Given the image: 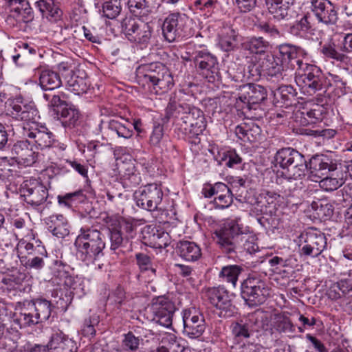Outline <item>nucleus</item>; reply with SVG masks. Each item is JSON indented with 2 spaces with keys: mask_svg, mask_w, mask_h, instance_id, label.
<instances>
[{
  "mask_svg": "<svg viewBox=\"0 0 352 352\" xmlns=\"http://www.w3.org/2000/svg\"><path fill=\"white\" fill-rule=\"evenodd\" d=\"M240 221V218L229 219L213 232L214 241L226 254L245 251L252 254L258 250L255 237L244 233Z\"/></svg>",
  "mask_w": 352,
  "mask_h": 352,
  "instance_id": "obj_1",
  "label": "nucleus"
},
{
  "mask_svg": "<svg viewBox=\"0 0 352 352\" xmlns=\"http://www.w3.org/2000/svg\"><path fill=\"white\" fill-rule=\"evenodd\" d=\"M272 326L280 333H293L296 330L290 318L283 314L274 315Z\"/></svg>",
  "mask_w": 352,
  "mask_h": 352,
  "instance_id": "obj_47",
  "label": "nucleus"
},
{
  "mask_svg": "<svg viewBox=\"0 0 352 352\" xmlns=\"http://www.w3.org/2000/svg\"><path fill=\"white\" fill-rule=\"evenodd\" d=\"M279 53L281 62L287 61L291 66L296 69V72L300 70V62H303L300 59L301 55H306L307 53L300 47L291 44H282L279 46Z\"/></svg>",
  "mask_w": 352,
  "mask_h": 352,
  "instance_id": "obj_26",
  "label": "nucleus"
},
{
  "mask_svg": "<svg viewBox=\"0 0 352 352\" xmlns=\"http://www.w3.org/2000/svg\"><path fill=\"white\" fill-rule=\"evenodd\" d=\"M241 157L234 151H229L223 153L219 164L229 168H233L234 166L241 164Z\"/></svg>",
  "mask_w": 352,
  "mask_h": 352,
  "instance_id": "obj_59",
  "label": "nucleus"
},
{
  "mask_svg": "<svg viewBox=\"0 0 352 352\" xmlns=\"http://www.w3.org/2000/svg\"><path fill=\"white\" fill-rule=\"evenodd\" d=\"M100 131L105 129L107 135L124 139H129L133 135V131L131 129V124L127 122H122L120 119H111L107 122L101 120L98 125Z\"/></svg>",
  "mask_w": 352,
  "mask_h": 352,
  "instance_id": "obj_24",
  "label": "nucleus"
},
{
  "mask_svg": "<svg viewBox=\"0 0 352 352\" xmlns=\"http://www.w3.org/2000/svg\"><path fill=\"white\" fill-rule=\"evenodd\" d=\"M231 329L232 335L238 340L248 338L254 333L248 318L245 320L233 322L231 324Z\"/></svg>",
  "mask_w": 352,
  "mask_h": 352,
  "instance_id": "obj_49",
  "label": "nucleus"
},
{
  "mask_svg": "<svg viewBox=\"0 0 352 352\" xmlns=\"http://www.w3.org/2000/svg\"><path fill=\"white\" fill-rule=\"evenodd\" d=\"M292 259L291 257L283 258L278 256H274L269 258L268 263L272 267H275L276 270L280 267H292Z\"/></svg>",
  "mask_w": 352,
  "mask_h": 352,
  "instance_id": "obj_63",
  "label": "nucleus"
},
{
  "mask_svg": "<svg viewBox=\"0 0 352 352\" xmlns=\"http://www.w3.org/2000/svg\"><path fill=\"white\" fill-rule=\"evenodd\" d=\"M23 196L28 204L38 206L46 201L48 190L43 184L36 179H30L24 183Z\"/></svg>",
  "mask_w": 352,
  "mask_h": 352,
  "instance_id": "obj_19",
  "label": "nucleus"
},
{
  "mask_svg": "<svg viewBox=\"0 0 352 352\" xmlns=\"http://www.w3.org/2000/svg\"><path fill=\"white\" fill-rule=\"evenodd\" d=\"M120 175L124 188L135 187L142 182L140 173L137 171L133 162L122 163L120 166Z\"/></svg>",
  "mask_w": 352,
  "mask_h": 352,
  "instance_id": "obj_28",
  "label": "nucleus"
},
{
  "mask_svg": "<svg viewBox=\"0 0 352 352\" xmlns=\"http://www.w3.org/2000/svg\"><path fill=\"white\" fill-rule=\"evenodd\" d=\"M58 118L61 121L65 127L73 128L76 126L80 116L78 109L74 106L66 107L57 110Z\"/></svg>",
  "mask_w": 352,
  "mask_h": 352,
  "instance_id": "obj_38",
  "label": "nucleus"
},
{
  "mask_svg": "<svg viewBox=\"0 0 352 352\" xmlns=\"http://www.w3.org/2000/svg\"><path fill=\"white\" fill-rule=\"evenodd\" d=\"M121 28L125 36L132 43L146 47L151 38V26L141 19L125 18L122 21Z\"/></svg>",
  "mask_w": 352,
  "mask_h": 352,
  "instance_id": "obj_10",
  "label": "nucleus"
},
{
  "mask_svg": "<svg viewBox=\"0 0 352 352\" xmlns=\"http://www.w3.org/2000/svg\"><path fill=\"white\" fill-rule=\"evenodd\" d=\"M104 234L93 227L83 226L77 235L74 247L78 259L86 265L94 264L104 256Z\"/></svg>",
  "mask_w": 352,
  "mask_h": 352,
  "instance_id": "obj_3",
  "label": "nucleus"
},
{
  "mask_svg": "<svg viewBox=\"0 0 352 352\" xmlns=\"http://www.w3.org/2000/svg\"><path fill=\"white\" fill-rule=\"evenodd\" d=\"M320 52L325 58L333 59L337 62L346 63L349 61V56L340 50H337L335 42L332 38L325 42H320Z\"/></svg>",
  "mask_w": 352,
  "mask_h": 352,
  "instance_id": "obj_36",
  "label": "nucleus"
},
{
  "mask_svg": "<svg viewBox=\"0 0 352 352\" xmlns=\"http://www.w3.org/2000/svg\"><path fill=\"white\" fill-rule=\"evenodd\" d=\"M39 86L43 91H53L62 86L60 74L50 69H38Z\"/></svg>",
  "mask_w": 352,
  "mask_h": 352,
  "instance_id": "obj_29",
  "label": "nucleus"
},
{
  "mask_svg": "<svg viewBox=\"0 0 352 352\" xmlns=\"http://www.w3.org/2000/svg\"><path fill=\"white\" fill-rule=\"evenodd\" d=\"M314 29L308 20L307 15L297 21L289 29V32L294 36L306 40L313 39Z\"/></svg>",
  "mask_w": 352,
  "mask_h": 352,
  "instance_id": "obj_37",
  "label": "nucleus"
},
{
  "mask_svg": "<svg viewBox=\"0 0 352 352\" xmlns=\"http://www.w3.org/2000/svg\"><path fill=\"white\" fill-rule=\"evenodd\" d=\"M239 99L250 109L251 104H259L267 98V91L264 87L248 83L239 87Z\"/></svg>",
  "mask_w": 352,
  "mask_h": 352,
  "instance_id": "obj_21",
  "label": "nucleus"
},
{
  "mask_svg": "<svg viewBox=\"0 0 352 352\" xmlns=\"http://www.w3.org/2000/svg\"><path fill=\"white\" fill-rule=\"evenodd\" d=\"M37 7L50 21H56L62 15V10L55 4L54 0H39L36 2Z\"/></svg>",
  "mask_w": 352,
  "mask_h": 352,
  "instance_id": "obj_42",
  "label": "nucleus"
},
{
  "mask_svg": "<svg viewBox=\"0 0 352 352\" xmlns=\"http://www.w3.org/2000/svg\"><path fill=\"white\" fill-rule=\"evenodd\" d=\"M327 91L332 89L336 96L344 95L346 93V80L344 78L337 74H329V77H326Z\"/></svg>",
  "mask_w": 352,
  "mask_h": 352,
  "instance_id": "obj_50",
  "label": "nucleus"
},
{
  "mask_svg": "<svg viewBox=\"0 0 352 352\" xmlns=\"http://www.w3.org/2000/svg\"><path fill=\"white\" fill-rule=\"evenodd\" d=\"M27 276L25 273L19 271L7 274L2 278V283L8 290H21L23 283Z\"/></svg>",
  "mask_w": 352,
  "mask_h": 352,
  "instance_id": "obj_48",
  "label": "nucleus"
},
{
  "mask_svg": "<svg viewBox=\"0 0 352 352\" xmlns=\"http://www.w3.org/2000/svg\"><path fill=\"white\" fill-rule=\"evenodd\" d=\"M241 295L249 306L254 307L265 302L270 296V290L264 280L249 276L241 283Z\"/></svg>",
  "mask_w": 352,
  "mask_h": 352,
  "instance_id": "obj_9",
  "label": "nucleus"
},
{
  "mask_svg": "<svg viewBox=\"0 0 352 352\" xmlns=\"http://www.w3.org/2000/svg\"><path fill=\"white\" fill-rule=\"evenodd\" d=\"M296 91L291 85H282L274 91L276 102L280 106H291L295 100Z\"/></svg>",
  "mask_w": 352,
  "mask_h": 352,
  "instance_id": "obj_45",
  "label": "nucleus"
},
{
  "mask_svg": "<svg viewBox=\"0 0 352 352\" xmlns=\"http://www.w3.org/2000/svg\"><path fill=\"white\" fill-rule=\"evenodd\" d=\"M327 238L316 228H309L300 234L296 240L300 256L317 258L327 248Z\"/></svg>",
  "mask_w": 352,
  "mask_h": 352,
  "instance_id": "obj_7",
  "label": "nucleus"
},
{
  "mask_svg": "<svg viewBox=\"0 0 352 352\" xmlns=\"http://www.w3.org/2000/svg\"><path fill=\"white\" fill-rule=\"evenodd\" d=\"M153 320L164 327L172 325L173 316L175 311V305L167 299H158L152 304Z\"/></svg>",
  "mask_w": 352,
  "mask_h": 352,
  "instance_id": "obj_20",
  "label": "nucleus"
},
{
  "mask_svg": "<svg viewBox=\"0 0 352 352\" xmlns=\"http://www.w3.org/2000/svg\"><path fill=\"white\" fill-rule=\"evenodd\" d=\"M47 230L58 238H64L69 234V226L63 214H52L46 219Z\"/></svg>",
  "mask_w": 352,
  "mask_h": 352,
  "instance_id": "obj_27",
  "label": "nucleus"
},
{
  "mask_svg": "<svg viewBox=\"0 0 352 352\" xmlns=\"http://www.w3.org/2000/svg\"><path fill=\"white\" fill-rule=\"evenodd\" d=\"M309 170L313 175L320 178L323 176L338 177V175L341 174H346V170H342L337 160L323 154H318L311 157Z\"/></svg>",
  "mask_w": 352,
  "mask_h": 352,
  "instance_id": "obj_12",
  "label": "nucleus"
},
{
  "mask_svg": "<svg viewBox=\"0 0 352 352\" xmlns=\"http://www.w3.org/2000/svg\"><path fill=\"white\" fill-rule=\"evenodd\" d=\"M60 206L67 208L73 207L74 204L81 203L85 201L86 196L82 190H78L73 192L60 195L57 197Z\"/></svg>",
  "mask_w": 352,
  "mask_h": 352,
  "instance_id": "obj_51",
  "label": "nucleus"
},
{
  "mask_svg": "<svg viewBox=\"0 0 352 352\" xmlns=\"http://www.w3.org/2000/svg\"><path fill=\"white\" fill-rule=\"evenodd\" d=\"M269 12L278 21L287 17L294 0H265Z\"/></svg>",
  "mask_w": 352,
  "mask_h": 352,
  "instance_id": "obj_33",
  "label": "nucleus"
},
{
  "mask_svg": "<svg viewBox=\"0 0 352 352\" xmlns=\"http://www.w3.org/2000/svg\"><path fill=\"white\" fill-rule=\"evenodd\" d=\"M69 266L61 261L56 260L52 270L54 282L60 285L71 287L74 283V278L68 272Z\"/></svg>",
  "mask_w": 352,
  "mask_h": 352,
  "instance_id": "obj_34",
  "label": "nucleus"
},
{
  "mask_svg": "<svg viewBox=\"0 0 352 352\" xmlns=\"http://www.w3.org/2000/svg\"><path fill=\"white\" fill-rule=\"evenodd\" d=\"M51 352H77L76 342L63 332L54 333L48 344Z\"/></svg>",
  "mask_w": 352,
  "mask_h": 352,
  "instance_id": "obj_25",
  "label": "nucleus"
},
{
  "mask_svg": "<svg viewBox=\"0 0 352 352\" xmlns=\"http://www.w3.org/2000/svg\"><path fill=\"white\" fill-rule=\"evenodd\" d=\"M320 182V186L325 191H333L342 186L346 179V174H341L338 177L323 176Z\"/></svg>",
  "mask_w": 352,
  "mask_h": 352,
  "instance_id": "obj_54",
  "label": "nucleus"
},
{
  "mask_svg": "<svg viewBox=\"0 0 352 352\" xmlns=\"http://www.w3.org/2000/svg\"><path fill=\"white\" fill-rule=\"evenodd\" d=\"M11 111L10 115L16 120H21L23 122V127L31 126L33 124L39 123L37 120L40 118L38 111L34 102H23L20 99H16L10 104Z\"/></svg>",
  "mask_w": 352,
  "mask_h": 352,
  "instance_id": "obj_18",
  "label": "nucleus"
},
{
  "mask_svg": "<svg viewBox=\"0 0 352 352\" xmlns=\"http://www.w3.org/2000/svg\"><path fill=\"white\" fill-rule=\"evenodd\" d=\"M281 63L280 58L267 56L262 62L263 70L268 76L275 78L277 80L283 79V66Z\"/></svg>",
  "mask_w": 352,
  "mask_h": 352,
  "instance_id": "obj_39",
  "label": "nucleus"
},
{
  "mask_svg": "<svg viewBox=\"0 0 352 352\" xmlns=\"http://www.w3.org/2000/svg\"><path fill=\"white\" fill-rule=\"evenodd\" d=\"M274 159L283 170V175L286 178L302 177L305 175V171L309 169V162L307 163L303 155L290 147L278 150Z\"/></svg>",
  "mask_w": 352,
  "mask_h": 352,
  "instance_id": "obj_5",
  "label": "nucleus"
},
{
  "mask_svg": "<svg viewBox=\"0 0 352 352\" xmlns=\"http://www.w3.org/2000/svg\"><path fill=\"white\" fill-rule=\"evenodd\" d=\"M183 334L190 338L197 339L202 336L206 329L204 315L195 307L182 311Z\"/></svg>",
  "mask_w": 352,
  "mask_h": 352,
  "instance_id": "obj_15",
  "label": "nucleus"
},
{
  "mask_svg": "<svg viewBox=\"0 0 352 352\" xmlns=\"http://www.w3.org/2000/svg\"><path fill=\"white\" fill-rule=\"evenodd\" d=\"M236 136L243 142H256L261 135V129L253 122H245L235 128Z\"/></svg>",
  "mask_w": 352,
  "mask_h": 352,
  "instance_id": "obj_30",
  "label": "nucleus"
},
{
  "mask_svg": "<svg viewBox=\"0 0 352 352\" xmlns=\"http://www.w3.org/2000/svg\"><path fill=\"white\" fill-rule=\"evenodd\" d=\"M118 228L121 232L126 234V243H129V240L133 239L136 235L137 226L132 221L127 219H122L119 222Z\"/></svg>",
  "mask_w": 352,
  "mask_h": 352,
  "instance_id": "obj_60",
  "label": "nucleus"
},
{
  "mask_svg": "<svg viewBox=\"0 0 352 352\" xmlns=\"http://www.w3.org/2000/svg\"><path fill=\"white\" fill-rule=\"evenodd\" d=\"M67 89L76 95L85 93L88 89L87 80L72 72L67 76Z\"/></svg>",
  "mask_w": 352,
  "mask_h": 352,
  "instance_id": "obj_46",
  "label": "nucleus"
},
{
  "mask_svg": "<svg viewBox=\"0 0 352 352\" xmlns=\"http://www.w3.org/2000/svg\"><path fill=\"white\" fill-rule=\"evenodd\" d=\"M164 138V126L160 124H155L150 136V144L153 146L161 147Z\"/></svg>",
  "mask_w": 352,
  "mask_h": 352,
  "instance_id": "obj_62",
  "label": "nucleus"
},
{
  "mask_svg": "<svg viewBox=\"0 0 352 352\" xmlns=\"http://www.w3.org/2000/svg\"><path fill=\"white\" fill-rule=\"evenodd\" d=\"M206 296L210 303L219 310L221 317L229 318L235 313L232 295L221 286L210 287L206 292Z\"/></svg>",
  "mask_w": 352,
  "mask_h": 352,
  "instance_id": "obj_16",
  "label": "nucleus"
},
{
  "mask_svg": "<svg viewBox=\"0 0 352 352\" xmlns=\"http://www.w3.org/2000/svg\"><path fill=\"white\" fill-rule=\"evenodd\" d=\"M140 341L139 337L135 336L132 332L129 331L124 335L122 346L124 350L136 351L139 348Z\"/></svg>",
  "mask_w": 352,
  "mask_h": 352,
  "instance_id": "obj_61",
  "label": "nucleus"
},
{
  "mask_svg": "<svg viewBox=\"0 0 352 352\" xmlns=\"http://www.w3.org/2000/svg\"><path fill=\"white\" fill-rule=\"evenodd\" d=\"M311 209L314 210L318 217L329 219L333 214V206L326 199H318L311 204Z\"/></svg>",
  "mask_w": 352,
  "mask_h": 352,
  "instance_id": "obj_53",
  "label": "nucleus"
},
{
  "mask_svg": "<svg viewBox=\"0 0 352 352\" xmlns=\"http://www.w3.org/2000/svg\"><path fill=\"white\" fill-rule=\"evenodd\" d=\"M151 230L152 234L148 236L150 245L155 248H165L170 244L169 234L167 232H159L155 228H151L148 227L144 230V234L146 232L150 233ZM147 236H144V239H146Z\"/></svg>",
  "mask_w": 352,
  "mask_h": 352,
  "instance_id": "obj_44",
  "label": "nucleus"
},
{
  "mask_svg": "<svg viewBox=\"0 0 352 352\" xmlns=\"http://www.w3.org/2000/svg\"><path fill=\"white\" fill-rule=\"evenodd\" d=\"M52 311L50 301L45 298H36L28 303V308H25L20 313L18 320L21 325L30 326L49 320Z\"/></svg>",
  "mask_w": 352,
  "mask_h": 352,
  "instance_id": "obj_8",
  "label": "nucleus"
},
{
  "mask_svg": "<svg viewBox=\"0 0 352 352\" xmlns=\"http://www.w3.org/2000/svg\"><path fill=\"white\" fill-rule=\"evenodd\" d=\"M130 12L136 16L142 17L149 12V7L146 0H128Z\"/></svg>",
  "mask_w": 352,
  "mask_h": 352,
  "instance_id": "obj_57",
  "label": "nucleus"
},
{
  "mask_svg": "<svg viewBox=\"0 0 352 352\" xmlns=\"http://www.w3.org/2000/svg\"><path fill=\"white\" fill-rule=\"evenodd\" d=\"M8 3L14 17L25 23L33 19V12L27 0H8Z\"/></svg>",
  "mask_w": 352,
  "mask_h": 352,
  "instance_id": "obj_32",
  "label": "nucleus"
},
{
  "mask_svg": "<svg viewBox=\"0 0 352 352\" xmlns=\"http://www.w3.org/2000/svg\"><path fill=\"white\" fill-rule=\"evenodd\" d=\"M238 34L231 26H225L219 34V45L225 52L233 50L236 46Z\"/></svg>",
  "mask_w": 352,
  "mask_h": 352,
  "instance_id": "obj_43",
  "label": "nucleus"
},
{
  "mask_svg": "<svg viewBox=\"0 0 352 352\" xmlns=\"http://www.w3.org/2000/svg\"><path fill=\"white\" fill-rule=\"evenodd\" d=\"M233 202V195L230 188L224 183H216V196L214 204L216 208L225 209Z\"/></svg>",
  "mask_w": 352,
  "mask_h": 352,
  "instance_id": "obj_35",
  "label": "nucleus"
},
{
  "mask_svg": "<svg viewBox=\"0 0 352 352\" xmlns=\"http://www.w3.org/2000/svg\"><path fill=\"white\" fill-rule=\"evenodd\" d=\"M242 48L252 54H263L269 48V42L262 36L248 38L243 43Z\"/></svg>",
  "mask_w": 352,
  "mask_h": 352,
  "instance_id": "obj_41",
  "label": "nucleus"
},
{
  "mask_svg": "<svg viewBox=\"0 0 352 352\" xmlns=\"http://www.w3.org/2000/svg\"><path fill=\"white\" fill-rule=\"evenodd\" d=\"M242 271V267L239 265H226L222 267L219 273V277L221 278L223 281L231 283L232 286L235 287L239 276Z\"/></svg>",
  "mask_w": 352,
  "mask_h": 352,
  "instance_id": "obj_52",
  "label": "nucleus"
},
{
  "mask_svg": "<svg viewBox=\"0 0 352 352\" xmlns=\"http://www.w3.org/2000/svg\"><path fill=\"white\" fill-rule=\"evenodd\" d=\"M177 250L179 256L186 261H196L201 256V250L195 242L181 241L177 245Z\"/></svg>",
  "mask_w": 352,
  "mask_h": 352,
  "instance_id": "obj_31",
  "label": "nucleus"
},
{
  "mask_svg": "<svg viewBox=\"0 0 352 352\" xmlns=\"http://www.w3.org/2000/svg\"><path fill=\"white\" fill-rule=\"evenodd\" d=\"M137 205L148 211L160 209L164 193L161 185L148 184L139 188L134 194Z\"/></svg>",
  "mask_w": 352,
  "mask_h": 352,
  "instance_id": "obj_13",
  "label": "nucleus"
},
{
  "mask_svg": "<svg viewBox=\"0 0 352 352\" xmlns=\"http://www.w3.org/2000/svg\"><path fill=\"white\" fill-rule=\"evenodd\" d=\"M285 179V183L283 185L285 188V192L287 195H292V192H294L297 188H301L302 182L300 181L301 177L296 179Z\"/></svg>",
  "mask_w": 352,
  "mask_h": 352,
  "instance_id": "obj_64",
  "label": "nucleus"
},
{
  "mask_svg": "<svg viewBox=\"0 0 352 352\" xmlns=\"http://www.w3.org/2000/svg\"><path fill=\"white\" fill-rule=\"evenodd\" d=\"M138 74L148 86L151 94L162 95L174 86V80L169 69L162 63L155 62L139 67Z\"/></svg>",
  "mask_w": 352,
  "mask_h": 352,
  "instance_id": "obj_4",
  "label": "nucleus"
},
{
  "mask_svg": "<svg viewBox=\"0 0 352 352\" xmlns=\"http://www.w3.org/2000/svg\"><path fill=\"white\" fill-rule=\"evenodd\" d=\"M166 116L175 119L183 132L190 138H195L194 143L199 142L198 136L206 128V120L204 113L198 108L187 103H178L170 100L166 108Z\"/></svg>",
  "mask_w": 352,
  "mask_h": 352,
  "instance_id": "obj_2",
  "label": "nucleus"
},
{
  "mask_svg": "<svg viewBox=\"0 0 352 352\" xmlns=\"http://www.w3.org/2000/svg\"><path fill=\"white\" fill-rule=\"evenodd\" d=\"M22 135L30 140L38 148H50L56 142L54 134L41 123L33 124L22 128Z\"/></svg>",
  "mask_w": 352,
  "mask_h": 352,
  "instance_id": "obj_17",
  "label": "nucleus"
},
{
  "mask_svg": "<svg viewBox=\"0 0 352 352\" xmlns=\"http://www.w3.org/2000/svg\"><path fill=\"white\" fill-rule=\"evenodd\" d=\"M192 60L199 74L208 82H214L219 78L217 58L207 49L196 50L193 52Z\"/></svg>",
  "mask_w": 352,
  "mask_h": 352,
  "instance_id": "obj_11",
  "label": "nucleus"
},
{
  "mask_svg": "<svg viewBox=\"0 0 352 352\" xmlns=\"http://www.w3.org/2000/svg\"><path fill=\"white\" fill-rule=\"evenodd\" d=\"M30 144L28 140L19 141L11 148V157L25 166H31L36 160V155L30 147Z\"/></svg>",
  "mask_w": 352,
  "mask_h": 352,
  "instance_id": "obj_23",
  "label": "nucleus"
},
{
  "mask_svg": "<svg viewBox=\"0 0 352 352\" xmlns=\"http://www.w3.org/2000/svg\"><path fill=\"white\" fill-rule=\"evenodd\" d=\"M33 242H26L25 240H22L20 242V245H24L25 250L27 251L29 255H36L46 256L47 251L43 245H41V241L39 239H33Z\"/></svg>",
  "mask_w": 352,
  "mask_h": 352,
  "instance_id": "obj_58",
  "label": "nucleus"
},
{
  "mask_svg": "<svg viewBox=\"0 0 352 352\" xmlns=\"http://www.w3.org/2000/svg\"><path fill=\"white\" fill-rule=\"evenodd\" d=\"M311 10L320 23L335 24L338 20L337 12L329 0H312Z\"/></svg>",
  "mask_w": 352,
  "mask_h": 352,
  "instance_id": "obj_22",
  "label": "nucleus"
},
{
  "mask_svg": "<svg viewBox=\"0 0 352 352\" xmlns=\"http://www.w3.org/2000/svg\"><path fill=\"white\" fill-rule=\"evenodd\" d=\"M300 70L296 72V84L309 95L327 91L326 76L315 65L300 62Z\"/></svg>",
  "mask_w": 352,
  "mask_h": 352,
  "instance_id": "obj_6",
  "label": "nucleus"
},
{
  "mask_svg": "<svg viewBox=\"0 0 352 352\" xmlns=\"http://www.w3.org/2000/svg\"><path fill=\"white\" fill-rule=\"evenodd\" d=\"M109 238L111 241V250L116 251L119 248H126L129 243H126V238L122 236V232L118 226L109 228Z\"/></svg>",
  "mask_w": 352,
  "mask_h": 352,
  "instance_id": "obj_55",
  "label": "nucleus"
},
{
  "mask_svg": "<svg viewBox=\"0 0 352 352\" xmlns=\"http://www.w3.org/2000/svg\"><path fill=\"white\" fill-rule=\"evenodd\" d=\"M103 16L108 19H115L121 11L120 0H108L104 2L102 7Z\"/></svg>",
  "mask_w": 352,
  "mask_h": 352,
  "instance_id": "obj_56",
  "label": "nucleus"
},
{
  "mask_svg": "<svg viewBox=\"0 0 352 352\" xmlns=\"http://www.w3.org/2000/svg\"><path fill=\"white\" fill-rule=\"evenodd\" d=\"M253 332H258L261 330L267 331L270 329L272 318L270 315L265 311H256L248 316Z\"/></svg>",
  "mask_w": 352,
  "mask_h": 352,
  "instance_id": "obj_40",
  "label": "nucleus"
},
{
  "mask_svg": "<svg viewBox=\"0 0 352 352\" xmlns=\"http://www.w3.org/2000/svg\"><path fill=\"white\" fill-rule=\"evenodd\" d=\"M188 19L184 14L172 13L164 20L162 25V33L164 38L169 43L183 37H188L190 32L187 29Z\"/></svg>",
  "mask_w": 352,
  "mask_h": 352,
  "instance_id": "obj_14",
  "label": "nucleus"
}]
</instances>
